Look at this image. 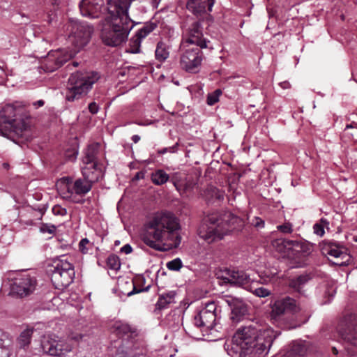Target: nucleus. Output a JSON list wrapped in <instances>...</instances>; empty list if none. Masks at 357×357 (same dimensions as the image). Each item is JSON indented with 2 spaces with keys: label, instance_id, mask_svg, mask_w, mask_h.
<instances>
[{
  "label": "nucleus",
  "instance_id": "nucleus-1",
  "mask_svg": "<svg viewBox=\"0 0 357 357\" xmlns=\"http://www.w3.org/2000/svg\"><path fill=\"white\" fill-rule=\"evenodd\" d=\"M132 0H108L107 16L100 24V38L107 46L118 47L125 43L134 26L128 16Z\"/></svg>",
  "mask_w": 357,
  "mask_h": 357
},
{
  "label": "nucleus",
  "instance_id": "nucleus-2",
  "mask_svg": "<svg viewBox=\"0 0 357 357\" xmlns=\"http://www.w3.org/2000/svg\"><path fill=\"white\" fill-rule=\"evenodd\" d=\"M278 333L267 326L256 324L240 328L232 342L240 348L241 357H263L266 356Z\"/></svg>",
  "mask_w": 357,
  "mask_h": 357
},
{
  "label": "nucleus",
  "instance_id": "nucleus-3",
  "mask_svg": "<svg viewBox=\"0 0 357 357\" xmlns=\"http://www.w3.org/2000/svg\"><path fill=\"white\" fill-rule=\"evenodd\" d=\"M178 219L171 212L155 213L145 225L142 240L149 247L156 250H164L169 242L179 243Z\"/></svg>",
  "mask_w": 357,
  "mask_h": 357
},
{
  "label": "nucleus",
  "instance_id": "nucleus-4",
  "mask_svg": "<svg viewBox=\"0 0 357 357\" xmlns=\"http://www.w3.org/2000/svg\"><path fill=\"white\" fill-rule=\"evenodd\" d=\"M243 226V220L230 212L214 213L206 218L199 227V235L208 243H212L222 240L234 230H240Z\"/></svg>",
  "mask_w": 357,
  "mask_h": 357
},
{
  "label": "nucleus",
  "instance_id": "nucleus-5",
  "mask_svg": "<svg viewBox=\"0 0 357 357\" xmlns=\"http://www.w3.org/2000/svg\"><path fill=\"white\" fill-rule=\"evenodd\" d=\"M23 107L16 102L6 105L0 111V134L8 138L13 135L22 136L27 128V123L22 116Z\"/></svg>",
  "mask_w": 357,
  "mask_h": 357
},
{
  "label": "nucleus",
  "instance_id": "nucleus-6",
  "mask_svg": "<svg viewBox=\"0 0 357 357\" xmlns=\"http://www.w3.org/2000/svg\"><path fill=\"white\" fill-rule=\"evenodd\" d=\"M49 272L54 286L58 289L68 287L75 278L73 266L64 256L54 261Z\"/></svg>",
  "mask_w": 357,
  "mask_h": 357
},
{
  "label": "nucleus",
  "instance_id": "nucleus-7",
  "mask_svg": "<svg viewBox=\"0 0 357 357\" xmlns=\"http://www.w3.org/2000/svg\"><path fill=\"white\" fill-rule=\"evenodd\" d=\"M220 312V308L214 301L205 303L194 317V324L204 331L211 330L216 326Z\"/></svg>",
  "mask_w": 357,
  "mask_h": 357
},
{
  "label": "nucleus",
  "instance_id": "nucleus-8",
  "mask_svg": "<svg viewBox=\"0 0 357 357\" xmlns=\"http://www.w3.org/2000/svg\"><path fill=\"white\" fill-rule=\"evenodd\" d=\"M357 314L346 315L341 322L340 335L344 342L345 349L349 355L357 354Z\"/></svg>",
  "mask_w": 357,
  "mask_h": 357
},
{
  "label": "nucleus",
  "instance_id": "nucleus-9",
  "mask_svg": "<svg viewBox=\"0 0 357 357\" xmlns=\"http://www.w3.org/2000/svg\"><path fill=\"white\" fill-rule=\"evenodd\" d=\"M89 88V75L76 72L72 73L66 85V99L74 101L87 93Z\"/></svg>",
  "mask_w": 357,
  "mask_h": 357
},
{
  "label": "nucleus",
  "instance_id": "nucleus-10",
  "mask_svg": "<svg viewBox=\"0 0 357 357\" xmlns=\"http://www.w3.org/2000/svg\"><path fill=\"white\" fill-rule=\"evenodd\" d=\"M180 56V67L186 72L196 73L199 71L203 61V53L197 47H183Z\"/></svg>",
  "mask_w": 357,
  "mask_h": 357
},
{
  "label": "nucleus",
  "instance_id": "nucleus-11",
  "mask_svg": "<svg viewBox=\"0 0 357 357\" xmlns=\"http://www.w3.org/2000/svg\"><path fill=\"white\" fill-rule=\"evenodd\" d=\"M75 54V52L66 48L52 50L43 60L41 67L46 72H53L61 67Z\"/></svg>",
  "mask_w": 357,
  "mask_h": 357
},
{
  "label": "nucleus",
  "instance_id": "nucleus-12",
  "mask_svg": "<svg viewBox=\"0 0 357 357\" xmlns=\"http://www.w3.org/2000/svg\"><path fill=\"white\" fill-rule=\"evenodd\" d=\"M36 280L26 272L16 274L10 284V292L20 297H24L31 294L36 289Z\"/></svg>",
  "mask_w": 357,
  "mask_h": 357
},
{
  "label": "nucleus",
  "instance_id": "nucleus-13",
  "mask_svg": "<svg viewBox=\"0 0 357 357\" xmlns=\"http://www.w3.org/2000/svg\"><path fill=\"white\" fill-rule=\"evenodd\" d=\"M207 40L203 35L202 27L199 22L192 23L183 33V47L195 45L199 49L207 47Z\"/></svg>",
  "mask_w": 357,
  "mask_h": 357
},
{
  "label": "nucleus",
  "instance_id": "nucleus-14",
  "mask_svg": "<svg viewBox=\"0 0 357 357\" xmlns=\"http://www.w3.org/2000/svg\"><path fill=\"white\" fill-rule=\"evenodd\" d=\"M320 248L323 255L332 258L331 260L334 264L343 266L349 258L347 249L335 242L324 241Z\"/></svg>",
  "mask_w": 357,
  "mask_h": 357
},
{
  "label": "nucleus",
  "instance_id": "nucleus-15",
  "mask_svg": "<svg viewBox=\"0 0 357 357\" xmlns=\"http://www.w3.org/2000/svg\"><path fill=\"white\" fill-rule=\"evenodd\" d=\"M222 278L226 282L246 290L250 289L251 283L255 282V280L251 278L246 272L235 268H226L223 272Z\"/></svg>",
  "mask_w": 357,
  "mask_h": 357
},
{
  "label": "nucleus",
  "instance_id": "nucleus-16",
  "mask_svg": "<svg viewBox=\"0 0 357 357\" xmlns=\"http://www.w3.org/2000/svg\"><path fill=\"white\" fill-rule=\"evenodd\" d=\"M301 307L297 305L296 301L289 296L276 301L272 306L271 317L277 321L286 312L296 314L301 312Z\"/></svg>",
  "mask_w": 357,
  "mask_h": 357
},
{
  "label": "nucleus",
  "instance_id": "nucleus-17",
  "mask_svg": "<svg viewBox=\"0 0 357 357\" xmlns=\"http://www.w3.org/2000/svg\"><path fill=\"white\" fill-rule=\"evenodd\" d=\"M43 351L52 356L65 355L72 350V346L64 340L45 337L41 342Z\"/></svg>",
  "mask_w": 357,
  "mask_h": 357
},
{
  "label": "nucleus",
  "instance_id": "nucleus-18",
  "mask_svg": "<svg viewBox=\"0 0 357 357\" xmlns=\"http://www.w3.org/2000/svg\"><path fill=\"white\" fill-rule=\"evenodd\" d=\"M227 303L231 307V319L233 322L241 321L248 314V305L241 299L230 297Z\"/></svg>",
  "mask_w": 357,
  "mask_h": 357
},
{
  "label": "nucleus",
  "instance_id": "nucleus-19",
  "mask_svg": "<svg viewBox=\"0 0 357 357\" xmlns=\"http://www.w3.org/2000/svg\"><path fill=\"white\" fill-rule=\"evenodd\" d=\"M156 26L157 24L155 22H146L139 30H138L135 37L131 39L130 43L132 44L133 47L128 52L133 54L139 53L142 39L146 38L151 32H152Z\"/></svg>",
  "mask_w": 357,
  "mask_h": 357
},
{
  "label": "nucleus",
  "instance_id": "nucleus-20",
  "mask_svg": "<svg viewBox=\"0 0 357 357\" xmlns=\"http://www.w3.org/2000/svg\"><path fill=\"white\" fill-rule=\"evenodd\" d=\"M276 273H261L259 275L260 278L259 281L255 280V283L250 284V289H248L247 290L252 292L255 296L260 297V298H265L271 294V291L266 288L260 287H255L256 284L259 283L261 284H268L271 281V280L273 278Z\"/></svg>",
  "mask_w": 357,
  "mask_h": 357
},
{
  "label": "nucleus",
  "instance_id": "nucleus-21",
  "mask_svg": "<svg viewBox=\"0 0 357 357\" xmlns=\"http://www.w3.org/2000/svg\"><path fill=\"white\" fill-rule=\"evenodd\" d=\"M215 0H188L187 8L196 15H200L212 10Z\"/></svg>",
  "mask_w": 357,
  "mask_h": 357
},
{
  "label": "nucleus",
  "instance_id": "nucleus-22",
  "mask_svg": "<svg viewBox=\"0 0 357 357\" xmlns=\"http://www.w3.org/2000/svg\"><path fill=\"white\" fill-rule=\"evenodd\" d=\"M56 186L59 194L63 199H70L77 203L82 202L81 199L73 198V182L72 179L68 177L62 178L58 181Z\"/></svg>",
  "mask_w": 357,
  "mask_h": 357
},
{
  "label": "nucleus",
  "instance_id": "nucleus-23",
  "mask_svg": "<svg viewBox=\"0 0 357 357\" xmlns=\"http://www.w3.org/2000/svg\"><path fill=\"white\" fill-rule=\"evenodd\" d=\"M112 333L120 337L127 336L131 337L137 335V329L135 326L123 321H115L110 326Z\"/></svg>",
  "mask_w": 357,
  "mask_h": 357
},
{
  "label": "nucleus",
  "instance_id": "nucleus-24",
  "mask_svg": "<svg viewBox=\"0 0 357 357\" xmlns=\"http://www.w3.org/2000/svg\"><path fill=\"white\" fill-rule=\"evenodd\" d=\"M294 241L278 238L272 241L273 249L283 256H289L293 248Z\"/></svg>",
  "mask_w": 357,
  "mask_h": 357
},
{
  "label": "nucleus",
  "instance_id": "nucleus-25",
  "mask_svg": "<svg viewBox=\"0 0 357 357\" xmlns=\"http://www.w3.org/2000/svg\"><path fill=\"white\" fill-rule=\"evenodd\" d=\"M224 192L214 186H208L204 192L203 197L208 203L220 202L224 199Z\"/></svg>",
  "mask_w": 357,
  "mask_h": 357
},
{
  "label": "nucleus",
  "instance_id": "nucleus-26",
  "mask_svg": "<svg viewBox=\"0 0 357 357\" xmlns=\"http://www.w3.org/2000/svg\"><path fill=\"white\" fill-rule=\"evenodd\" d=\"M73 198L79 199L77 197H82L89 191V183L86 181L79 178L73 183Z\"/></svg>",
  "mask_w": 357,
  "mask_h": 357
},
{
  "label": "nucleus",
  "instance_id": "nucleus-27",
  "mask_svg": "<svg viewBox=\"0 0 357 357\" xmlns=\"http://www.w3.org/2000/svg\"><path fill=\"white\" fill-rule=\"evenodd\" d=\"M310 280V277L307 274L301 275L298 277L292 278L289 282V286L298 292H301L302 288Z\"/></svg>",
  "mask_w": 357,
  "mask_h": 357
},
{
  "label": "nucleus",
  "instance_id": "nucleus-28",
  "mask_svg": "<svg viewBox=\"0 0 357 357\" xmlns=\"http://www.w3.org/2000/svg\"><path fill=\"white\" fill-rule=\"evenodd\" d=\"M155 59L160 61H165L169 55L168 46L163 41H159L157 43L156 49L155 51Z\"/></svg>",
  "mask_w": 357,
  "mask_h": 357
},
{
  "label": "nucleus",
  "instance_id": "nucleus-29",
  "mask_svg": "<svg viewBox=\"0 0 357 357\" xmlns=\"http://www.w3.org/2000/svg\"><path fill=\"white\" fill-rule=\"evenodd\" d=\"M312 245L310 243L302 241H294L292 251L306 256L312 252Z\"/></svg>",
  "mask_w": 357,
  "mask_h": 357
},
{
  "label": "nucleus",
  "instance_id": "nucleus-30",
  "mask_svg": "<svg viewBox=\"0 0 357 357\" xmlns=\"http://www.w3.org/2000/svg\"><path fill=\"white\" fill-rule=\"evenodd\" d=\"M151 178L155 185H162L169 181V175L163 169H157L151 174Z\"/></svg>",
  "mask_w": 357,
  "mask_h": 357
},
{
  "label": "nucleus",
  "instance_id": "nucleus-31",
  "mask_svg": "<svg viewBox=\"0 0 357 357\" xmlns=\"http://www.w3.org/2000/svg\"><path fill=\"white\" fill-rule=\"evenodd\" d=\"M169 179L175 186L176 189L181 193H183L186 188L187 184L181 174L176 172L169 176Z\"/></svg>",
  "mask_w": 357,
  "mask_h": 357
},
{
  "label": "nucleus",
  "instance_id": "nucleus-32",
  "mask_svg": "<svg viewBox=\"0 0 357 357\" xmlns=\"http://www.w3.org/2000/svg\"><path fill=\"white\" fill-rule=\"evenodd\" d=\"M175 293L174 291H169L166 294H162L159 296L157 302V307L158 309H163L167 307V305L174 302Z\"/></svg>",
  "mask_w": 357,
  "mask_h": 357
},
{
  "label": "nucleus",
  "instance_id": "nucleus-33",
  "mask_svg": "<svg viewBox=\"0 0 357 357\" xmlns=\"http://www.w3.org/2000/svg\"><path fill=\"white\" fill-rule=\"evenodd\" d=\"M329 222L326 218H321L318 222H316L313 226L314 233L319 236H323L325 231L324 228H328Z\"/></svg>",
  "mask_w": 357,
  "mask_h": 357
},
{
  "label": "nucleus",
  "instance_id": "nucleus-34",
  "mask_svg": "<svg viewBox=\"0 0 357 357\" xmlns=\"http://www.w3.org/2000/svg\"><path fill=\"white\" fill-rule=\"evenodd\" d=\"M107 266L109 269L117 271L121 268V262L119 257L114 255H109L107 259Z\"/></svg>",
  "mask_w": 357,
  "mask_h": 357
},
{
  "label": "nucleus",
  "instance_id": "nucleus-35",
  "mask_svg": "<svg viewBox=\"0 0 357 357\" xmlns=\"http://www.w3.org/2000/svg\"><path fill=\"white\" fill-rule=\"evenodd\" d=\"M32 333V329H26L21 333L18 339L21 347H25L29 344Z\"/></svg>",
  "mask_w": 357,
  "mask_h": 357
},
{
  "label": "nucleus",
  "instance_id": "nucleus-36",
  "mask_svg": "<svg viewBox=\"0 0 357 357\" xmlns=\"http://www.w3.org/2000/svg\"><path fill=\"white\" fill-rule=\"evenodd\" d=\"M305 351L306 348L303 344L299 342H294L291 346L289 356L294 354L300 356L303 355L305 353Z\"/></svg>",
  "mask_w": 357,
  "mask_h": 357
},
{
  "label": "nucleus",
  "instance_id": "nucleus-37",
  "mask_svg": "<svg viewBox=\"0 0 357 357\" xmlns=\"http://www.w3.org/2000/svg\"><path fill=\"white\" fill-rule=\"evenodd\" d=\"M222 94V91L220 89H217L211 93H209L207 96V104L208 105H213L215 103L218 102L220 96Z\"/></svg>",
  "mask_w": 357,
  "mask_h": 357
},
{
  "label": "nucleus",
  "instance_id": "nucleus-38",
  "mask_svg": "<svg viewBox=\"0 0 357 357\" xmlns=\"http://www.w3.org/2000/svg\"><path fill=\"white\" fill-rule=\"evenodd\" d=\"M166 266L169 270L177 271L182 267L183 263L180 258H176L167 262Z\"/></svg>",
  "mask_w": 357,
  "mask_h": 357
},
{
  "label": "nucleus",
  "instance_id": "nucleus-39",
  "mask_svg": "<svg viewBox=\"0 0 357 357\" xmlns=\"http://www.w3.org/2000/svg\"><path fill=\"white\" fill-rule=\"evenodd\" d=\"M79 7L82 16H89V0H82L79 4Z\"/></svg>",
  "mask_w": 357,
  "mask_h": 357
},
{
  "label": "nucleus",
  "instance_id": "nucleus-40",
  "mask_svg": "<svg viewBox=\"0 0 357 357\" xmlns=\"http://www.w3.org/2000/svg\"><path fill=\"white\" fill-rule=\"evenodd\" d=\"M40 231L43 234H53L56 231V227L51 224H43L40 227Z\"/></svg>",
  "mask_w": 357,
  "mask_h": 357
},
{
  "label": "nucleus",
  "instance_id": "nucleus-41",
  "mask_svg": "<svg viewBox=\"0 0 357 357\" xmlns=\"http://www.w3.org/2000/svg\"><path fill=\"white\" fill-rule=\"evenodd\" d=\"M78 247H79V252H81L82 254L88 253L89 248V239L87 238H82L79 241V243L78 244Z\"/></svg>",
  "mask_w": 357,
  "mask_h": 357
},
{
  "label": "nucleus",
  "instance_id": "nucleus-42",
  "mask_svg": "<svg viewBox=\"0 0 357 357\" xmlns=\"http://www.w3.org/2000/svg\"><path fill=\"white\" fill-rule=\"evenodd\" d=\"M78 154V151L77 150L75 146L68 149L65 153V157L68 160L74 161Z\"/></svg>",
  "mask_w": 357,
  "mask_h": 357
},
{
  "label": "nucleus",
  "instance_id": "nucleus-43",
  "mask_svg": "<svg viewBox=\"0 0 357 357\" xmlns=\"http://www.w3.org/2000/svg\"><path fill=\"white\" fill-rule=\"evenodd\" d=\"M277 229L278 231L284 234H290L292 232V225L289 222H285L283 225H278Z\"/></svg>",
  "mask_w": 357,
  "mask_h": 357
},
{
  "label": "nucleus",
  "instance_id": "nucleus-44",
  "mask_svg": "<svg viewBox=\"0 0 357 357\" xmlns=\"http://www.w3.org/2000/svg\"><path fill=\"white\" fill-rule=\"evenodd\" d=\"M10 351L8 348L3 345V341L0 340V357H9Z\"/></svg>",
  "mask_w": 357,
  "mask_h": 357
},
{
  "label": "nucleus",
  "instance_id": "nucleus-45",
  "mask_svg": "<svg viewBox=\"0 0 357 357\" xmlns=\"http://www.w3.org/2000/svg\"><path fill=\"white\" fill-rule=\"evenodd\" d=\"M252 224L255 227H259L262 228L264 227V222L260 218L255 217L254 219L252 220Z\"/></svg>",
  "mask_w": 357,
  "mask_h": 357
},
{
  "label": "nucleus",
  "instance_id": "nucleus-46",
  "mask_svg": "<svg viewBox=\"0 0 357 357\" xmlns=\"http://www.w3.org/2000/svg\"><path fill=\"white\" fill-rule=\"evenodd\" d=\"M176 146H177V144H176L175 145L170 146L169 148H164V149L158 151V153L165 154L167 152L174 153L176 150Z\"/></svg>",
  "mask_w": 357,
  "mask_h": 357
},
{
  "label": "nucleus",
  "instance_id": "nucleus-47",
  "mask_svg": "<svg viewBox=\"0 0 357 357\" xmlns=\"http://www.w3.org/2000/svg\"><path fill=\"white\" fill-rule=\"evenodd\" d=\"M120 251L122 253L128 255L132 252V248L130 244H126L121 248Z\"/></svg>",
  "mask_w": 357,
  "mask_h": 357
},
{
  "label": "nucleus",
  "instance_id": "nucleus-48",
  "mask_svg": "<svg viewBox=\"0 0 357 357\" xmlns=\"http://www.w3.org/2000/svg\"><path fill=\"white\" fill-rule=\"evenodd\" d=\"M100 78V75L97 72H91V86Z\"/></svg>",
  "mask_w": 357,
  "mask_h": 357
},
{
  "label": "nucleus",
  "instance_id": "nucleus-49",
  "mask_svg": "<svg viewBox=\"0 0 357 357\" xmlns=\"http://www.w3.org/2000/svg\"><path fill=\"white\" fill-rule=\"evenodd\" d=\"M85 337V335L79 333V334H71L70 338L77 342L82 340Z\"/></svg>",
  "mask_w": 357,
  "mask_h": 357
},
{
  "label": "nucleus",
  "instance_id": "nucleus-50",
  "mask_svg": "<svg viewBox=\"0 0 357 357\" xmlns=\"http://www.w3.org/2000/svg\"><path fill=\"white\" fill-rule=\"evenodd\" d=\"M99 109L98 105L96 102H91V114H96Z\"/></svg>",
  "mask_w": 357,
  "mask_h": 357
},
{
  "label": "nucleus",
  "instance_id": "nucleus-51",
  "mask_svg": "<svg viewBox=\"0 0 357 357\" xmlns=\"http://www.w3.org/2000/svg\"><path fill=\"white\" fill-rule=\"evenodd\" d=\"M149 286H148L147 287H146L145 289H137L136 287H135L134 289H133V291L128 293V296H130L135 293H139V292H142V291H147L149 289Z\"/></svg>",
  "mask_w": 357,
  "mask_h": 357
},
{
  "label": "nucleus",
  "instance_id": "nucleus-52",
  "mask_svg": "<svg viewBox=\"0 0 357 357\" xmlns=\"http://www.w3.org/2000/svg\"><path fill=\"white\" fill-rule=\"evenodd\" d=\"M45 104V102L44 100H37L36 102H33V106L35 107V108H38V107H43Z\"/></svg>",
  "mask_w": 357,
  "mask_h": 357
},
{
  "label": "nucleus",
  "instance_id": "nucleus-53",
  "mask_svg": "<svg viewBox=\"0 0 357 357\" xmlns=\"http://www.w3.org/2000/svg\"><path fill=\"white\" fill-rule=\"evenodd\" d=\"M280 86L284 89H289L291 87V84L289 82L287 81H284V82H280Z\"/></svg>",
  "mask_w": 357,
  "mask_h": 357
},
{
  "label": "nucleus",
  "instance_id": "nucleus-54",
  "mask_svg": "<svg viewBox=\"0 0 357 357\" xmlns=\"http://www.w3.org/2000/svg\"><path fill=\"white\" fill-rule=\"evenodd\" d=\"M115 357H128L127 354L123 351V350L120 351V350H118L116 355H115Z\"/></svg>",
  "mask_w": 357,
  "mask_h": 357
},
{
  "label": "nucleus",
  "instance_id": "nucleus-55",
  "mask_svg": "<svg viewBox=\"0 0 357 357\" xmlns=\"http://www.w3.org/2000/svg\"><path fill=\"white\" fill-rule=\"evenodd\" d=\"M83 162L85 165H88L89 163V153L88 151L85 153V157L83 160Z\"/></svg>",
  "mask_w": 357,
  "mask_h": 357
},
{
  "label": "nucleus",
  "instance_id": "nucleus-56",
  "mask_svg": "<svg viewBox=\"0 0 357 357\" xmlns=\"http://www.w3.org/2000/svg\"><path fill=\"white\" fill-rule=\"evenodd\" d=\"M132 140L134 143H137L140 140V137L137 135H135L132 137Z\"/></svg>",
  "mask_w": 357,
  "mask_h": 357
},
{
  "label": "nucleus",
  "instance_id": "nucleus-57",
  "mask_svg": "<svg viewBox=\"0 0 357 357\" xmlns=\"http://www.w3.org/2000/svg\"><path fill=\"white\" fill-rule=\"evenodd\" d=\"M2 167L5 169H8L10 168V165L8 162H3L2 164Z\"/></svg>",
  "mask_w": 357,
  "mask_h": 357
},
{
  "label": "nucleus",
  "instance_id": "nucleus-58",
  "mask_svg": "<svg viewBox=\"0 0 357 357\" xmlns=\"http://www.w3.org/2000/svg\"><path fill=\"white\" fill-rule=\"evenodd\" d=\"M101 176H102V171H101V169H100L98 172L97 176L96 178V181H98L99 179V178Z\"/></svg>",
  "mask_w": 357,
  "mask_h": 357
},
{
  "label": "nucleus",
  "instance_id": "nucleus-59",
  "mask_svg": "<svg viewBox=\"0 0 357 357\" xmlns=\"http://www.w3.org/2000/svg\"><path fill=\"white\" fill-rule=\"evenodd\" d=\"M90 162H91V165H93V167L95 169H96L97 168V164L96 162H93V160H92V158H91V160H90Z\"/></svg>",
  "mask_w": 357,
  "mask_h": 357
},
{
  "label": "nucleus",
  "instance_id": "nucleus-60",
  "mask_svg": "<svg viewBox=\"0 0 357 357\" xmlns=\"http://www.w3.org/2000/svg\"><path fill=\"white\" fill-rule=\"evenodd\" d=\"M87 170V168L86 167H84V168H82V174H83V176L86 178L87 177L86 176V171Z\"/></svg>",
  "mask_w": 357,
  "mask_h": 357
},
{
  "label": "nucleus",
  "instance_id": "nucleus-61",
  "mask_svg": "<svg viewBox=\"0 0 357 357\" xmlns=\"http://www.w3.org/2000/svg\"><path fill=\"white\" fill-rule=\"evenodd\" d=\"M333 352L334 354H337L338 351L335 347H333Z\"/></svg>",
  "mask_w": 357,
  "mask_h": 357
},
{
  "label": "nucleus",
  "instance_id": "nucleus-62",
  "mask_svg": "<svg viewBox=\"0 0 357 357\" xmlns=\"http://www.w3.org/2000/svg\"><path fill=\"white\" fill-rule=\"evenodd\" d=\"M351 128H353L352 124H348V125H347L345 130H347V129Z\"/></svg>",
  "mask_w": 357,
  "mask_h": 357
},
{
  "label": "nucleus",
  "instance_id": "nucleus-63",
  "mask_svg": "<svg viewBox=\"0 0 357 357\" xmlns=\"http://www.w3.org/2000/svg\"><path fill=\"white\" fill-rule=\"evenodd\" d=\"M73 66L74 67H76V66H78V63H77V62L74 61V62H73Z\"/></svg>",
  "mask_w": 357,
  "mask_h": 357
},
{
  "label": "nucleus",
  "instance_id": "nucleus-64",
  "mask_svg": "<svg viewBox=\"0 0 357 357\" xmlns=\"http://www.w3.org/2000/svg\"><path fill=\"white\" fill-rule=\"evenodd\" d=\"M119 243H120L119 241H115V245H119Z\"/></svg>",
  "mask_w": 357,
  "mask_h": 357
}]
</instances>
